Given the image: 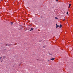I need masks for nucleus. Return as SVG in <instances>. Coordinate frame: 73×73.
Listing matches in <instances>:
<instances>
[{"label": "nucleus", "instance_id": "3", "mask_svg": "<svg viewBox=\"0 0 73 73\" xmlns=\"http://www.w3.org/2000/svg\"><path fill=\"white\" fill-rule=\"evenodd\" d=\"M3 59H5V56H3Z\"/></svg>", "mask_w": 73, "mask_h": 73}, {"label": "nucleus", "instance_id": "15", "mask_svg": "<svg viewBox=\"0 0 73 73\" xmlns=\"http://www.w3.org/2000/svg\"><path fill=\"white\" fill-rule=\"evenodd\" d=\"M48 61H49V60H48Z\"/></svg>", "mask_w": 73, "mask_h": 73}, {"label": "nucleus", "instance_id": "9", "mask_svg": "<svg viewBox=\"0 0 73 73\" xmlns=\"http://www.w3.org/2000/svg\"><path fill=\"white\" fill-rule=\"evenodd\" d=\"M55 19H58V18H57V17H55Z\"/></svg>", "mask_w": 73, "mask_h": 73}, {"label": "nucleus", "instance_id": "6", "mask_svg": "<svg viewBox=\"0 0 73 73\" xmlns=\"http://www.w3.org/2000/svg\"><path fill=\"white\" fill-rule=\"evenodd\" d=\"M1 62H2L3 61V59H1Z\"/></svg>", "mask_w": 73, "mask_h": 73}, {"label": "nucleus", "instance_id": "2", "mask_svg": "<svg viewBox=\"0 0 73 73\" xmlns=\"http://www.w3.org/2000/svg\"><path fill=\"white\" fill-rule=\"evenodd\" d=\"M56 28H57V27H59V26L57 25V24H56Z\"/></svg>", "mask_w": 73, "mask_h": 73}, {"label": "nucleus", "instance_id": "1", "mask_svg": "<svg viewBox=\"0 0 73 73\" xmlns=\"http://www.w3.org/2000/svg\"><path fill=\"white\" fill-rule=\"evenodd\" d=\"M55 59L54 58H52V59H50V60H52V61H53Z\"/></svg>", "mask_w": 73, "mask_h": 73}, {"label": "nucleus", "instance_id": "7", "mask_svg": "<svg viewBox=\"0 0 73 73\" xmlns=\"http://www.w3.org/2000/svg\"><path fill=\"white\" fill-rule=\"evenodd\" d=\"M66 14H67V15H68V12H67Z\"/></svg>", "mask_w": 73, "mask_h": 73}, {"label": "nucleus", "instance_id": "4", "mask_svg": "<svg viewBox=\"0 0 73 73\" xmlns=\"http://www.w3.org/2000/svg\"><path fill=\"white\" fill-rule=\"evenodd\" d=\"M71 5V4H69V7H68L69 8H70V7Z\"/></svg>", "mask_w": 73, "mask_h": 73}, {"label": "nucleus", "instance_id": "13", "mask_svg": "<svg viewBox=\"0 0 73 73\" xmlns=\"http://www.w3.org/2000/svg\"><path fill=\"white\" fill-rule=\"evenodd\" d=\"M56 1H58V0H56Z\"/></svg>", "mask_w": 73, "mask_h": 73}, {"label": "nucleus", "instance_id": "8", "mask_svg": "<svg viewBox=\"0 0 73 73\" xmlns=\"http://www.w3.org/2000/svg\"><path fill=\"white\" fill-rule=\"evenodd\" d=\"M31 30H32V31H33V29H32V28H31Z\"/></svg>", "mask_w": 73, "mask_h": 73}, {"label": "nucleus", "instance_id": "12", "mask_svg": "<svg viewBox=\"0 0 73 73\" xmlns=\"http://www.w3.org/2000/svg\"><path fill=\"white\" fill-rule=\"evenodd\" d=\"M1 58H2V57H1V58H0V59H1Z\"/></svg>", "mask_w": 73, "mask_h": 73}, {"label": "nucleus", "instance_id": "11", "mask_svg": "<svg viewBox=\"0 0 73 73\" xmlns=\"http://www.w3.org/2000/svg\"><path fill=\"white\" fill-rule=\"evenodd\" d=\"M11 25H12V24H13V23L12 22H11Z\"/></svg>", "mask_w": 73, "mask_h": 73}, {"label": "nucleus", "instance_id": "14", "mask_svg": "<svg viewBox=\"0 0 73 73\" xmlns=\"http://www.w3.org/2000/svg\"><path fill=\"white\" fill-rule=\"evenodd\" d=\"M30 31H31V30H30Z\"/></svg>", "mask_w": 73, "mask_h": 73}, {"label": "nucleus", "instance_id": "5", "mask_svg": "<svg viewBox=\"0 0 73 73\" xmlns=\"http://www.w3.org/2000/svg\"><path fill=\"white\" fill-rule=\"evenodd\" d=\"M61 27H62V25H60V26L59 27V28H61Z\"/></svg>", "mask_w": 73, "mask_h": 73}, {"label": "nucleus", "instance_id": "10", "mask_svg": "<svg viewBox=\"0 0 73 73\" xmlns=\"http://www.w3.org/2000/svg\"><path fill=\"white\" fill-rule=\"evenodd\" d=\"M65 19H63V21H65Z\"/></svg>", "mask_w": 73, "mask_h": 73}]
</instances>
